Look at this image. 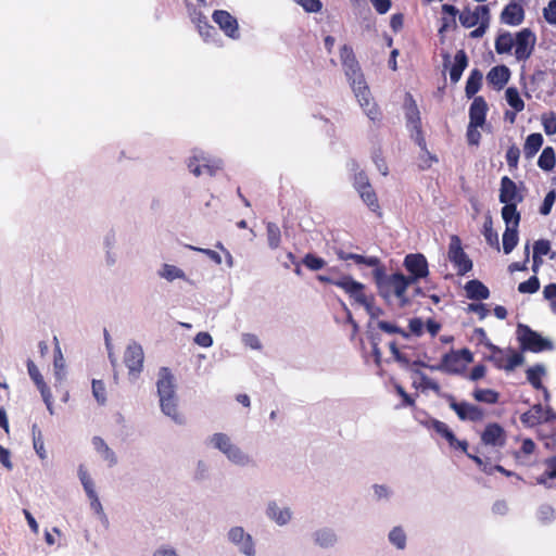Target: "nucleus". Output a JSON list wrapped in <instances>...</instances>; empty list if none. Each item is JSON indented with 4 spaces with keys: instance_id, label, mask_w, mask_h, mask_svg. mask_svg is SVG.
Returning a JSON list of instances; mask_svg holds the SVG:
<instances>
[{
    "instance_id": "1",
    "label": "nucleus",
    "mask_w": 556,
    "mask_h": 556,
    "mask_svg": "<svg viewBox=\"0 0 556 556\" xmlns=\"http://www.w3.org/2000/svg\"><path fill=\"white\" fill-rule=\"evenodd\" d=\"M340 59L359 105L371 121L379 119L380 111L371 98L370 90L366 84L352 48L343 46L340 50Z\"/></svg>"
},
{
    "instance_id": "2",
    "label": "nucleus",
    "mask_w": 556,
    "mask_h": 556,
    "mask_svg": "<svg viewBox=\"0 0 556 556\" xmlns=\"http://www.w3.org/2000/svg\"><path fill=\"white\" fill-rule=\"evenodd\" d=\"M372 277L379 295L384 300L389 301L392 296H395L401 307L409 303L406 291L413 285V279H408L407 276L401 273L387 275L383 265L380 269L372 270Z\"/></svg>"
},
{
    "instance_id": "3",
    "label": "nucleus",
    "mask_w": 556,
    "mask_h": 556,
    "mask_svg": "<svg viewBox=\"0 0 556 556\" xmlns=\"http://www.w3.org/2000/svg\"><path fill=\"white\" fill-rule=\"evenodd\" d=\"M208 443L218 450L233 465L248 467L254 465L253 458L245 453L232 439L223 432H216L208 438Z\"/></svg>"
},
{
    "instance_id": "4",
    "label": "nucleus",
    "mask_w": 556,
    "mask_h": 556,
    "mask_svg": "<svg viewBox=\"0 0 556 556\" xmlns=\"http://www.w3.org/2000/svg\"><path fill=\"white\" fill-rule=\"evenodd\" d=\"M517 336L523 350L538 353L554 349V344L549 339L543 338L526 325H518Z\"/></svg>"
},
{
    "instance_id": "5",
    "label": "nucleus",
    "mask_w": 556,
    "mask_h": 556,
    "mask_svg": "<svg viewBox=\"0 0 556 556\" xmlns=\"http://www.w3.org/2000/svg\"><path fill=\"white\" fill-rule=\"evenodd\" d=\"M472 361L473 357L471 352L467 349H463L460 351H455L445 354L440 365L429 366V368H431L432 370H441L448 374H460Z\"/></svg>"
},
{
    "instance_id": "6",
    "label": "nucleus",
    "mask_w": 556,
    "mask_h": 556,
    "mask_svg": "<svg viewBox=\"0 0 556 556\" xmlns=\"http://www.w3.org/2000/svg\"><path fill=\"white\" fill-rule=\"evenodd\" d=\"M227 541L243 556H256V545L253 536L241 526L231 527L226 534Z\"/></svg>"
},
{
    "instance_id": "7",
    "label": "nucleus",
    "mask_w": 556,
    "mask_h": 556,
    "mask_svg": "<svg viewBox=\"0 0 556 556\" xmlns=\"http://www.w3.org/2000/svg\"><path fill=\"white\" fill-rule=\"evenodd\" d=\"M536 36L530 28H522L515 34L514 56L518 62H526L532 55Z\"/></svg>"
},
{
    "instance_id": "8",
    "label": "nucleus",
    "mask_w": 556,
    "mask_h": 556,
    "mask_svg": "<svg viewBox=\"0 0 556 556\" xmlns=\"http://www.w3.org/2000/svg\"><path fill=\"white\" fill-rule=\"evenodd\" d=\"M491 350L490 361L498 369L513 370L523 362L521 354L511 349H500L493 344H489Z\"/></svg>"
},
{
    "instance_id": "9",
    "label": "nucleus",
    "mask_w": 556,
    "mask_h": 556,
    "mask_svg": "<svg viewBox=\"0 0 556 556\" xmlns=\"http://www.w3.org/2000/svg\"><path fill=\"white\" fill-rule=\"evenodd\" d=\"M405 115L407 118V126L412 131V137L420 148L426 147V141L421 132V122L419 110L415 100L407 94L405 99Z\"/></svg>"
},
{
    "instance_id": "10",
    "label": "nucleus",
    "mask_w": 556,
    "mask_h": 556,
    "mask_svg": "<svg viewBox=\"0 0 556 556\" xmlns=\"http://www.w3.org/2000/svg\"><path fill=\"white\" fill-rule=\"evenodd\" d=\"M447 256L458 275H465L471 270L472 262L464 252L462 241L457 236L451 237Z\"/></svg>"
},
{
    "instance_id": "11",
    "label": "nucleus",
    "mask_w": 556,
    "mask_h": 556,
    "mask_svg": "<svg viewBox=\"0 0 556 556\" xmlns=\"http://www.w3.org/2000/svg\"><path fill=\"white\" fill-rule=\"evenodd\" d=\"M448 406L453 409L457 417L463 421H481L484 418V412L468 402H457L453 395H445Z\"/></svg>"
},
{
    "instance_id": "12",
    "label": "nucleus",
    "mask_w": 556,
    "mask_h": 556,
    "mask_svg": "<svg viewBox=\"0 0 556 556\" xmlns=\"http://www.w3.org/2000/svg\"><path fill=\"white\" fill-rule=\"evenodd\" d=\"M188 168L197 177L203 174L204 170L210 175H214L222 168V162L211 159L202 151H195L188 162Z\"/></svg>"
},
{
    "instance_id": "13",
    "label": "nucleus",
    "mask_w": 556,
    "mask_h": 556,
    "mask_svg": "<svg viewBox=\"0 0 556 556\" xmlns=\"http://www.w3.org/2000/svg\"><path fill=\"white\" fill-rule=\"evenodd\" d=\"M144 354L142 346L137 342L127 345L124 362L128 368L129 376L136 379L143 368Z\"/></svg>"
},
{
    "instance_id": "14",
    "label": "nucleus",
    "mask_w": 556,
    "mask_h": 556,
    "mask_svg": "<svg viewBox=\"0 0 556 556\" xmlns=\"http://www.w3.org/2000/svg\"><path fill=\"white\" fill-rule=\"evenodd\" d=\"M404 266L410 273V276H407V278L413 279V283L420 278L427 277L429 274L427 260L419 253L406 255Z\"/></svg>"
},
{
    "instance_id": "15",
    "label": "nucleus",
    "mask_w": 556,
    "mask_h": 556,
    "mask_svg": "<svg viewBox=\"0 0 556 556\" xmlns=\"http://www.w3.org/2000/svg\"><path fill=\"white\" fill-rule=\"evenodd\" d=\"M156 388L159 400H178L176 394L175 378L165 367L161 368L159 371Z\"/></svg>"
},
{
    "instance_id": "16",
    "label": "nucleus",
    "mask_w": 556,
    "mask_h": 556,
    "mask_svg": "<svg viewBox=\"0 0 556 556\" xmlns=\"http://www.w3.org/2000/svg\"><path fill=\"white\" fill-rule=\"evenodd\" d=\"M481 441L484 445L502 447L506 443V432L496 422L488 424L481 433Z\"/></svg>"
},
{
    "instance_id": "17",
    "label": "nucleus",
    "mask_w": 556,
    "mask_h": 556,
    "mask_svg": "<svg viewBox=\"0 0 556 556\" xmlns=\"http://www.w3.org/2000/svg\"><path fill=\"white\" fill-rule=\"evenodd\" d=\"M265 513L267 518L279 527L287 526L293 519L292 509L288 506H280L275 501L267 504Z\"/></svg>"
},
{
    "instance_id": "18",
    "label": "nucleus",
    "mask_w": 556,
    "mask_h": 556,
    "mask_svg": "<svg viewBox=\"0 0 556 556\" xmlns=\"http://www.w3.org/2000/svg\"><path fill=\"white\" fill-rule=\"evenodd\" d=\"M485 20H490V11L486 5H478L473 11L465 9L459 13L460 24L466 28H471Z\"/></svg>"
},
{
    "instance_id": "19",
    "label": "nucleus",
    "mask_w": 556,
    "mask_h": 556,
    "mask_svg": "<svg viewBox=\"0 0 556 556\" xmlns=\"http://www.w3.org/2000/svg\"><path fill=\"white\" fill-rule=\"evenodd\" d=\"M213 20L227 36L239 38L238 22L229 12L217 10L213 13Z\"/></svg>"
},
{
    "instance_id": "20",
    "label": "nucleus",
    "mask_w": 556,
    "mask_h": 556,
    "mask_svg": "<svg viewBox=\"0 0 556 556\" xmlns=\"http://www.w3.org/2000/svg\"><path fill=\"white\" fill-rule=\"evenodd\" d=\"M500 202L503 204L514 203L517 205L522 202L523 197L518 191L516 184L507 176H504L501 179V188H500Z\"/></svg>"
},
{
    "instance_id": "21",
    "label": "nucleus",
    "mask_w": 556,
    "mask_h": 556,
    "mask_svg": "<svg viewBox=\"0 0 556 556\" xmlns=\"http://www.w3.org/2000/svg\"><path fill=\"white\" fill-rule=\"evenodd\" d=\"M525 20V10L521 4L511 1L501 13V22L509 26H518Z\"/></svg>"
},
{
    "instance_id": "22",
    "label": "nucleus",
    "mask_w": 556,
    "mask_h": 556,
    "mask_svg": "<svg viewBox=\"0 0 556 556\" xmlns=\"http://www.w3.org/2000/svg\"><path fill=\"white\" fill-rule=\"evenodd\" d=\"M555 418V414L551 408H543L541 405H534L531 410L523 414L521 419L523 422L529 424L531 426L542 422L548 421Z\"/></svg>"
},
{
    "instance_id": "23",
    "label": "nucleus",
    "mask_w": 556,
    "mask_h": 556,
    "mask_svg": "<svg viewBox=\"0 0 556 556\" xmlns=\"http://www.w3.org/2000/svg\"><path fill=\"white\" fill-rule=\"evenodd\" d=\"M338 257L342 261L352 260L355 262V264L371 267L374 270L380 269L382 267V263H381L380 258L377 256H365V255H361V254L339 251Z\"/></svg>"
},
{
    "instance_id": "24",
    "label": "nucleus",
    "mask_w": 556,
    "mask_h": 556,
    "mask_svg": "<svg viewBox=\"0 0 556 556\" xmlns=\"http://www.w3.org/2000/svg\"><path fill=\"white\" fill-rule=\"evenodd\" d=\"M160 407L162 413L170 418L177 425H184L186 418L179 410L178 400H160Z\"/></svg>"
},
{
    "instance_id": "25",
    "label": "nucleus",
    "mask_w": 556,
    "mask_h": 556,
    "mask_svg": "<svg viewBox=\"0 0 556 556\" xmlns=\"http://www.w3.org/2000/svg\"><path fill=\"white\" fill-rule=\"evenodd\" d=\"M486 103L481 97L475 98L470 105L469 117L473 126H482L485 122Z\"/></svg>"
},
{
    "instance_id": "26",
    "label": "nucleus",
    "mask_w": 556,
    "mask_h": 556,
    "mask_svg": "<svg viewBox=\"0 0 556 556\" xmlns=\"http://www.w3.org/2000/svg\"><path fill=\"white\" fill-rule=\"evenodd\" d=\"M510 77V71L505 65H497L488 73L486 79L489 84L493 85L497 89H502Z\"/></svg>"
},
{
    "instance_id": "27",
    "label": "nucleus",
    "mask_w": 556,
    "mask_h": 556,
    "mask_svg": "<svg viewBox=\"0 0 556 556\" xmlns=\"http://www.w3.org/2000/svg\"><path fill=\"white\" fill-rule=\"evenodd\" d=\"M515 46V34L501 31L495 38L494 48L497 54L513 53Z\"/></svg>"
},
{
    "instance_id": "28",
    "label": "nucleus",
    "mask_w": 556,
    "mask_h": 556,
    "mask_svg": "<svg viewBox=\"0 0 556 556\" xmlns=\"http://www.w3.org/2000/svg\"><path fill=\"white\" fill-rule=\"evenodd\" d=\"M465 291L471 300H486L490 296V291L481 281L473 279L465 285Z\"/></svg>"
},
{
    "instance_id": "29",
    "label": "nucleus",
    "mask_w": 556,
    "mask_h": 556,
    "mask_svg": "<svg viewBox=\"0 0 556 556\" xmlns=\"http://www.w3.org/2000/svg\"><path fill=\"white\" fill-rule=\"evenodd\" d=\"M313 540L321 548H330L337 543V535L328 528L318 529L313 533Z\"/></svg>"
},
{
    "instance_id": "30",
    "label": "nucleus",
    "mask_w": 556,
    "mask_h": 556,
    "mask_svg": "<svg viewBox=\"0 0 556 556\" xmlns=\"http://www.w3.org/2000/svg\"><path fill=\"white\" fill-rule=\"evenodd\" d=\"M502 218L505 222L506 228L518 229L520 223V213L517 211V205L514 203L504 204L501 211Z\"/></svg>"
},
{
    "instance_id": "31",
    "label": "nucleus",
    "mask_w": 556,
    "mask_h": 556,
    "mask_svg": "<svg viewBox=\"0 0 556 556\" xmlns=\"http://www.w3.org/2000/svg\"><path fill=\"white\" fill-rule=\"evenodd\" d=\"M94 450L110 466H114L117 463L115 453L108 446V444L100 437L92 439Z\"/></svg>"
},
{
    "instance_id": "32",
    "label": "nucleus",
    "mask_w": 556,
    "mask_h": 556,
    "mask_svg": "<svg viewBox=\"0 0 556 556\" xmlns=\"http://www.w3.org/2000/svg\"><path fill=\"white\" fill-rule=\"evenodd\" d=\"M467 64H468V60H467V55H466L465 51L459 50L455 54L454 64L450 71V78L453 83H457L460 79L462 74H463L464 70L466 68Z\"/></svg>"
},
{
    "instance_id": "33",
    "label": "nucleus",
    "mask_w": 556,
    "mask_h": 556,
    "mask_svg": "<svg viewBox=\"0 0 556 556\" xmlns=\"http://www.w3.org/2000/svg\"><path fill=\"white\" fill-rule=\"evenodd\" d=\"M543 144V136L539 132L531 134L527 137L523 153L527 159L533 157Z\"/></svg>"
},
{
    "instance_id": "34",
    "label": "nucleus",
    "mask_w": 556,
    "mask_h": 556,
    "mask_svg": "<svg viewBox=\"0 0 556 556\" xmlns=\"http://www.w3.org/2000/svg\"><path fill=\"white\" fill-rule=\"evenodd\" d=\"M363 202L369 207V210L379 216H381L380 205L378 202V198L376 192L374 191L371 185L366 187V189H362L357 191Z\"/></svg>"
},
{
    "instance_id": "35",
    "label": "nucleus",
    "mask_w": 556,
    "mask_h": 556,
    "mask_svg": "<svg viewBox=\"0 0 556 556\" xmlns=\"http://www.w3.org/2000/svg\"><path fill=\"white\" fill-rule=\"evenodd\" d=\"M482 233H483L484 239L488 242V244H490L492 248H494L497 251H500L498 235L493 229V222H492V217L490 215H488L485 217V220H484V224H483Z\"/></svg>"
},
{
    "instance_id": "36",
    "label": "nucleus",
    "mask_w": 556,
    "mask_h": 556,
    "mask_svg": "<svg viewBox=\"0 0 556 556\" xmlns=\"http://www.w3.org/2000/svg\"><path fill=\"white\" fill-rule=\"evenodd\" d=\"M31 435H33V446H34L36 454L38 455V457L41 460H45L47 458V451L45 447L43 435H42L40 429L37 427V425H33Z\"/></svg>"
},
{
    "instance_id": "37",
    "label": "nucleus",
    "mask_w": 556,
    "mask_h": 556,
    "mask_svg": "<svg viewBox=\"0 0 556 556\" xmlns=\"http://www.w3.org/2000/svg\"><path fill=\"white\" fill-rule=\"evenodd\" d=\"M556 164V156L555 151L552 147H546L542 151L539 160L538 165L543 170H552L555 167Z\"/></svg>"
},
{
    "instance_id": "38",
    "label": "nucleus",
    "mask_w": 556,
    "mask_h": 556,
    "mask_svg": "<svg viewBox=\"0 0 556 556\" xmlns=\"http://www.w3.org/2000/svg\"><path fill=\"white\" fill-rule=\"evenodd\" d=\"M160 277L167 281H174L176 279L186 280V274L182 269L175 265L164 264L159 271Z\"/></svg>"
},
{
    "instance_id": "39",
    "label": "nucleus",
    "mask_w": 556,
    "mask_h": 556,
    "mask_svg": "<svg viewBox=\"0 0 556 556\" xmlns=\"http://www.w3.org/2000/svg\"><path fill=\"white\" fill-rule=\"evenodd\" d=\"M78 477L88 498L97 496L94 482L84 466H79Z\"/></svg>"
},
{
    "instance_id": "40",
    "label": "nucleus",
    "mask_w": 556,
    "mask_h": 556,
    "mask_svg": "<svg viewBox=\"0 0 556 556\" xmlns=\"http://www.w3.org/2000/svg\"><path fill=\"white\" fill-rule=\"evenodd\" d=\"M334 286L342 289L346 294H351V292H353L356 288L366 289L364 283L353 279L351 276H342L337 278Z\"/></svg>"
},
{
    "instance_id": "41",
    "label": "nucleus",
    "mask_w": 556,
    "mask_h": 556,
    "mask_svg": "<svg viewBox=\"0 0 556 556\" xmlns=\"http://www.w3.org/2000/svg\"><path fill=\"white\" fill-rule=\"evenodd\" d=\"M27 370L30 379L34 381L39 392L49 390V387L45 382L42 375L31 359L27 361Z\"/></svg>"
},
{
    "instance_id": "42",
    "label": "nucleus",
    "mask_w": 556,
    "mask_h": 556,
    "mask_svg": "<svg viewBox=\"0 0 556 556\" xmlns=\"http://www.w3.org/2000/svg\"><path fill=\"white\" fill-rule=\"evenodd\" d=\"M518 229L506 228L503 233V250L505 254H509L518 244Z\"/></svg>"
},
{
    "instance_id": "43",
    "label": "nucleus",
    "mask_w": 556,
    "mask_h": 556,
    "mask_svg": "<svg viewBox=\"0 0 556 556\" xmlns=\"http://www.w3.org/2000/svg\"><path fill=\"white\" fill-rule=\"evenodd\" d=\"M507 103L516 111L521 112L525 109V102L521 99L519 91L515 87H509L505 91Z\"/></svg>"
},
{
    "instance_id": "44",
    "label": "nucleus",
    "mask_w": 556,
    "mask_h": 556,
    "mask_svg": "<svg viewBox=\"0 0 556 556\" xmlns=\"http://www.w3.org/2000/svg\"><path fill=\"white\" fill-rule=\"evenodd\" d=\"M545 372L543 365H535L527 370V379L535 389L540 390L543 387L541 378Z\"/></svg>"
},
{
    "instance_id": "45",
    "label": "nucleus",
    "mask_w": 556,
    "mask_h": 556,
    "mask_svg": "<svg viewBox=\"0 0 556 556\" xmlns=\"http://www.w3.org/2000/svg\"><path fill=\"white\" fill-rule=\"evenodd\" d=\"M481 81L482 73L478 70L472 71L466 83V94L468 97L475 96L481 87Z\"/></svg>"
},
{
    "instance_id": "46",
    "label": "nucleus",
    "mask_w": 556,
    "mask_h": 556,
    "mask_svg": "<svg viewBox=\"0 0 556 556\" xmlns=\"http://www.w3.org/2000/svg\"><path fill=\"white\" fill-rule=\"evenodd\" d=\"M472 396L478 402L495 404L498 401V393L492 389H476Z\"/></svg>"
},
{
    "instance_id": "47",
    "label": "nucleus",
    "mask_w": 556,
    "mask_h": 556,
    "mask_svg": "<svg viewBox=\"0 0 556 556\" xmlns=\"http://www.w3.org/2000/svg\"><path fill=\"white\" fill-rule=\"evenodd\" d=\"M267 241L271 249H277L281 241L280 228L275 223H267L266 226Z\"/></svg>"
},
{
    "instance_id": "48",
    "label": "nucleus",
    "mask_w": 556,
    "mask_h": 556,
    "mask_svg": "<svg viewBox=\"0 0 556 556\" xmlns=\"http://www.w3.org/2000/svg\"><path fill=\"white\" fill-rule=\"evenodd\" d=\"M389 541L399 549H404L406 546V534L403 528L394 527L389 533Z\"/></svg>"
},
{
    "instance_id": "49",
    "label": "nucleus",
    "mask_w": 556,
    "mask_h": 556,
    "mask_svg": "<svg viewBox=\"0 0 556 556\" xmlns=\"http://www.w3.org/2000/svg\"><path fill=\"white\" fill-rule=\"evenodd\" d=\"M541 123L547 136L556 134V114L554 112H547L542 114Z\"/></svg>"
},
{
    "instance_id": "50",
    "label": "nucleus",
    "mask_w": 556,
    "mask_h": 556,
    "mask_svg": "<svg viewBox=\"0 0 556 556\" xmlns=\"http://www.w3.org/2000/svg\"><path fill=\"white\" fill-rule=\"evenodd\" d=\"M415 374L418 377V386L424 390H432L437 393L440 392V386L437 381L426 376L424 372L416 370Z\"/></svg>"
},
{
    "instance_id": "51",
    "label": "nucleus",
    "mask_w": 556,
    "mask_h": 556,
    "mask_svg": "<svg viewBox=\"0 0 556 556\" xmlns=\"http://www.w3.org/2000/svg\"><path fill=\"white\" fill-rule=\"evenodd\" d=\"M431 426L439 434L444 437L448 441V443L456 442V437L454 435V433L451 431L446 424L440 420H432Z\"/></svg>"
},
{
    "instance_id": "52",
    "label": "nucleus",
    "mask_w": 556,
    "mask_h": 556,
    "mask_svg": "<svg viewBox=\"0 0 556 556\" xmlns=\"http://www.w3.org/2000/svg\"><path fill=\"white\" fill-rule=\"evenodd\" d=\"M352 169L355 172L354 174V187L357 191L362 190V189H366V187H369L370 184H369V180H368V177L366 176V174L363 172V170H358V165L353 163L352 164Z\"/></svg>"
},
{
    "instance_id": "53",
    "label": "nucleus",
    "mask_w": 556,
    "mask_h": 556,
    "mask_svg": "<svg viewBox=\"0 0 556 556\" xmlns=\"http://www.w3.org/2000/svg\"><path fill=\"white\" fill-rule=\"evenodd\" d=\"M193 21L197 23L198 29L203 37L208 38L213 33H216L214 27L207 23L205 16L198 14L197 17H193Z\"/></svg>"
},
{
    "instance_id": "54",
    "label": "nucleus",
    "mask_w": 556,
    "mask_h": 556,
    "mask_svg": "<svg viewBox=\"0 0 556 556\" xmlns=\"http://www.w3.org/2000/svg\"><path fill=\"white\" fill-rule=\"evenodd\" d=\"M54 371L58 380H62L64 376L65 359L61 352L60 346L56 344L55 356H54Z\"/></svg>"
},
{
    "instance_id": "55",
    "label": "nucleus",
    "mask_w": 556,
    "mask_h": 556,
    "mask_svg": "<svg viewBox=\"0 0 556 556\" xmlns=\"http://www.w3.org/2000/svg\"><path fill=\"white\" fill-rule=\"evenodd\" d=\"M540 288V281L536 276L530 277L527 281L519 283L518 291L520 293H534Z\"/></svg>"
},
{
    "instance_id": "56",
    "label": "nucleus",
    "mask_w": 556,
    "mask_h": 556,
    "mask_svg": "<svg viewBox=\"0 0 556 556\" xmlns=\"http://www.w3.org/2000/svg\"><path fill=\"white\" fill-rule=\"evenodd\" d=\"M92 394L99 404L106 402L105 387L101 380H92Z\"/></svg>"
},
{
    "instance_id": "57",
    "label": "nucleus",
    "mask_w": 556,
    "mask_h": 556,
    "mask_svg": "<svg viewBox=\"0 0 556 556\" xmlns=\"http://www.w3.org/2000/svg\"><path fill=\"white\" fill-rule=\"evenodd\" d=\"M549 250H551L549 241L543 240V239L535 241L534 247H533V262L538 263V258L543 255L548 254Z\"/></svg>"
},
{
    "instance_id": "58",
    "label": "nucleus",
    "mask_w": 556,
    "mask_h": 556,
    "mask_svg": "<svg viewBox=\"0 0 556 556\" xmlns=\"http://www.w3.org/2000/svg\"><path fill=\"white\" fill-rule=\"evenodd\" d=\"M303 263L307 268H309L312 270L321 269L326 264V262L321 257H318V256H315L312 254H307L304 257Z\"/></svg>"
},
{
    "instance_id": "59",
    "label": "nucleus",
    "mask_w": 556,
    "mask_h": 556,
    "mask_svg": "<svg viewBox=\"0 0 556 556\" xmlns=\"http://www.w3.org/2000/svg\"><path fill=\"white\" fill-rule=\"evenodd\" d=\"M295 2L301 5L306 12L317 13L321 10L320 0H295Z\"/></svg>"
},
{
    "instance_id": "60",
    "label": "nucleus",
    "mask_w": 556,
    "mask_h": 556,
    "mask_svg": "<svg viewBox=\"0 0 556 556\" xmlns=\"http://www.w3.org/2000/svg\"><path fill=\"white\" fill-rule=\"evenodd\" d=\"M544 18L548 24L556 25V0H551L543 10Z\"/></svg>"
},
{
    "instance_id": "61",
    "label": "nucleus",
    "mask_w": 556,
    "mask_h": 556,
    "mask_svg": "<svg viewBox=\"0 0 556 556\" xmlns=\"http://www.w3.org/2000/svg\"><path fill=\"white\" fill-rule=\"evenodd\" d=\"M241 340L247 348L252 350H261L262 348L260 339L253 333H243Z\"/></svg>"
},
{
    "instance_id": "62",
    "label": "nucleus",
    "mask_w": 556,
    "mask_h": 556,
    "mask_svg": "<svg viewBox=\"0 0 556 556\" xmlns=\"http://www.w3.org/2000/svg\"><path fill=\"white\" fill-rule=\"evenodd\" d=\"M555 200H556V192L554 190H552L545 195L543 204L540 207V213L542 215H548L551 213V210L553 207Z\"/></svg>"
},
{
    "instance_id": "63",
    "label": "nucleus",
    "mask_w": 556,
    "mask_h": 556,
    "mask_svg": "<svg viewBox=\"0 0 556 556\" xmlns=\"http://www.w3.org/2000/svg\"><path fill=\"white\" fill-rule=\"evenodd\" d=\"M519 156H520V150L518 147L511 146L510 148H508V150L506 152V161H507L508 166L513 167V168L517 167Z\"/></svg>"
},
{
    "instance_id": "64",
    "label": "nucleus",
    "mask_w": 556,
    "mask_h": 556,
    "mask_svg": "<svg viewBox=\"0 0 556 556\" xmlns=\"http://www.w3.org/2000/svg\"><path fill=\"white\" fill-rule=\"evenodd\" d=\"M538 517L543 522H548V521L553 520L555 517L554 508L549 505H542L539 508Z\"/></svg>"
}]
</instances>
